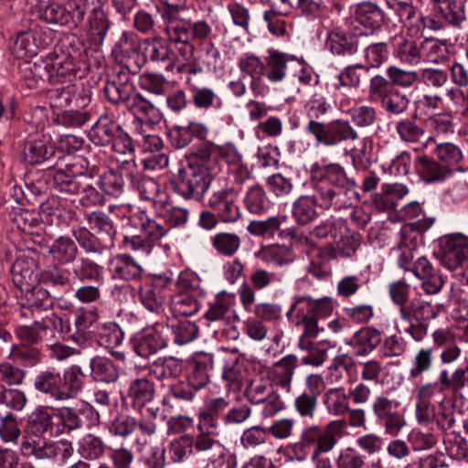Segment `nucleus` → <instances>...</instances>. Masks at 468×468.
<instances>
[{
  "instance_id": "a18cd8bd",
  "label": "nucleus",
  "mask_w": 468,
  "mask_h": 468,
  "mask_svg": "<svg viewBox=\"0 0 468 468\" xmlns=\"http://www.w3.org/2000/svg\"><path fill=\"white\" fill-rule=\"evenodd\" d=\"M186 82L191 93V101L197 109L208 110L221 107L222 101L212 89L196 85L191 77H187Z\"/></svg>"
},
{
  "instance_id": "0eeeda50",
  "label": "nucleus",
  "mask_w": 468,
  "mask_h": 468,
  "mask_svg": "<svg viewBox=\"0 0 468 468\" xmlns=\"http://www.w3.org/2000/svg\"><path fill=\"white\" fill-rule=\"evenodd\" d=\"M87 11L85 0H48L38 7V17L50 25L77 27Z\"/></svg>"
},
{
  "instance_id": "603ef678",
  "label": "nucleus",
  "mask_w": 468,
  "mask_h": 468,
  "mask_svg": "<svg viewBox=\"0 0 468 468\" xmlns=\"http://www.w3.org/2000/svg\"><path fill=\"white\" fill-rule=\"evenodd\" d=\"M51 72L53 74L54 83L60 82L63 79L74 77L76 75L75 58L68 53L50 54L48 56Z\"/></svg>"
},
{
  "instance_id": "bb28decb",
  "label": "nucleus",
  "mask_w": 468,
  "mask_h": 468,
  "mask_svg": "<svg viewBox=\"0 0 468 468\" xmlns=\"http://www.w3.org/2000/svg\"><path fill=\"white\" fill-rule=\"evenodd\" d=\"M44 45L40 31L37 28H30L17 33L12 47V52L18 58L32 57L37 55V50Z\"/></svg>"
},
{
  "instance_id": "2eb2a0df",
  "label": "nucleus",
  "mask_w": 468,
  "mask_h": 468,
  "mask_svg": "<svg viewBox=\"0 0 468 468\" xmlns=\"http://www.w3.org/2000/svg\"><path fill=\"white\" fill-rule=\"evenodd\" d=\"M238 191L227 184L214 186V191L207 198V205L223 222H236L239 217V207L236 204Z\"/></svg>"
},
{
  "instance_id": "473e14b6",
  "label": "nucleus",
  "mask_w": 468,
  "mask_h": 468,
  "mask_svg": "<svg viewBox=\"0 0 468 468\" xmlns=\"http://www.w3.org/2000/svg\"><path fill=\"white\" fill-rule=\"evenodd\" d=\"M297 365V357L294 355H287L276 362L271 373L272 385L290 392Z\"/></svg>"
},
{
  "instance_id": "f704fd0d",
  "label": "nucleus",
  "mask_w": 468,
  "mask_h": 468,
  "mask_svg": "<svg viewBox=\"0 0 468 468\" xmlns=\"http://www.w3.org/2000/svg\"><path fill=\"white\" fill-rule=\"evenodd\" d=\"M213 366L214 359L211 354L203 353L195 358L193 367L187 378L189 385L195 388V391L202 389L209 383V372Z\"/></svg>"
},
{
  "instance_id": "de8ad7c7",
  "label": "nucleus",
  "mask_w": 468,
  "mask_h": 468,
  "mask_svg": "<svg viewBox=\"0 0 468 468\" xmlns=\"http://www.w3.org/2000/svg\"><path fill=\"white\" fill-rule=\"evenodd\" d=\"M60 373L54 369L40 371L34 378L33 387L41 394L60 401L59 393Z\"/></svg>"
},
{
  "instance_id": "393cba45",
  "label": "nucleus",
  "mask_w": 468,
  "mask_h": 468,
  "mask_svg": "<svg viewBox=\"0 0 468 468\" xmlns=\"http://www.w3.org/2000/svg\"><path fill=\"white\" fill-rule=\"evenodd\" d=\"M353 18L357 24L369 29L373 34L384 24L385 14L377 4L365 1L354 7Z\"/></svg>"
},
{
  "instance_id": "79ce46f5",
  "label": "nucleus",
  "mask_w": 468,
  "mask_h": 468,
  "mask_svg": "<svg viewBox=\"0 0 468 468\" xmlns=\"http://www.w3.org/2000/svg\"><path fill=\"white\" fill-rule=\"evenodd\" d=\"M86 219L90 229L95 231L94 234L99 236L102 241H107V245L112 248L116 229L110 218L103 212L93 211L86 215Z\"/></svg>"
},
{
  "instance_id": "f03ea898",
  "label": "nucleus",
  "mask_w": 468,
  "mask_h": 468,
  "mask_svg": "<svg viewBox=\"0 0 468 468\" xmlns=\"http://www.w3.org/2000/svg\"><path fill=\"white\" fill-rule=\"evenodd\" d=\"M218 164V153L213 144H206L179 169L169 181L173 192L185 199L200 200L220 180L215 178L213 171Z\"/></svg>"
},
{
  "instance_id": "6ab92c4d",
  "label": "nucleus",
  "mask_w": 468,
  "mask_h": 468,
  "mask_svg": "<svg viewBox=\"0 0 468 468\" xmlns=\"http://www.w3.org/2000/svg\"><path fill=\"white\" fill-rule=\"evenodd\" d=\"M229 406V400L223 397L213 398L206 401L197 414V428H205L219 431L224 426L226 410Z\"/></svg>"
},
{
  "instance_id": "69168bd1",
  "label": "nucleus",
  "mask_w": 468,
  "mask_h": 468,
  "mask_svg": "<svg viewBox=\"0 0 468 468\" xmlns=\"http://www.w3.org/2000/svg\"><path fill=\"white\" fill-rule=\"evenodd\" d=\"M434 355L432 347H422L419 349L412 359V365L410 369V378H419L423 374L429 372L433 366Z\"/></svg>"
},
{
  "instance_id": "49530a36",
  "label": "nucleus",
  "mask_w": 468,
  "mask_h": 468,
  "mask_svg": "<svg viewBox=\"0 0 468 468\" xmlns=\"http://www.w3.org/2000/svg\"><path fill=\"white\" fill-rule=\"evenodd\" d=\"M71 276L69 269L53 263L39 272V283L62 290L70 287Z\"/></svg>"
},
{
  "instance_id": "c85d7f7f",
  "label": "nucleus",
  "mask_w": 468,
  "mask_h": 468,
  "mask_svg": "<svg viewBox=\"0 0 468 468\" xmlns=\"http://www.w3.org/2000/svg\"><path fill=\"white\" fill-rule=\"evenodd\" d=\"M420 177L427 183L441 182L448 178L452 170L428 156H418L414 162Z\"/></svg>"
},
{
  "instance_id": "b1692460",
  "label": "nucleus",
  "mask_w": 468,
  "mask_h": 468,
  "mask_svg": "<svg viewBox=\"0 0 468 468\" xmlns=\"http://www.w3.org/2000/svg\"><path fill=\"white\" fill-rule=\"evenodd\" d=\"M140 49L145 61L153 63H167L166 69H171L174 66L172 52L168 42L160 37H154L144 39L140 44Z\"/></svg>"
},
{
  "instance_id": "aec40b11",
  "label": "nucleus",
  "mask_w": 468,
  "mask_h": 468,
  "mask_svg": "<svg viewBox=\"0 0 468 468\" xmlns=\"http://www.w3.org/2000/svg\"><path fill=\"white\" fill-rule=\"evenodd\" d=\"M135 168L133 159L122 161V172L126 170V176L138 191L141 199L155 203L160 192L159 184L153 177L141 174Z\"/></svg>"
},
{
  "instance_id": "f257e3e1",
  "label": "nucleus",
  "mask_w": 468,
  "mask_h": 468,
  "mask_svg": "<svg viewBox=\"0 0 468 468\" xmlns=\"http://www.w3.org/2000/svg\"><path fill=\"white\" fill-rule=\"evenodd\" d=\"M55 414L46 406H38L31 411L26 422V434L22 437L20 452L27 459L48 462L60 459L67 461L74 452L72 442L68 440L53 441L46 434H55Z\"/></svg>"
},
{
  "instance_id": "c9c22d12",
  "label": "nucleus",
  "mask_w": 468,
  "mask_h": 468,
  "mask_svg": "<svg viewBox=\"0 0 468 468\" xmlns=\"http://www.w3.org/2000/svg\"><path fill=\"white\" fill-rule=\"evenodd\" d=\"M48 252L55 263L69 264L77 260L79 248L71 238L60 236L48 247Z\"/></svg>"
},
{
  "instance_id": "a878e982",
  "label": "nucleus",
  "mask_w": 468,
  "mask_h": 468,
  "mask_svg": "<svg viewBox=\"0 0 468 468\" xmlns=\"http://www.w3.org/2000/svg\"><path fill=\"white\" fill-rule=\"evenodd\" d=\"M361 242L362 236L360 233L348 231L335 241V246H324L319 249V251L321 255H325L328 259L351 258L356 254Z\"/></svg>"
},
{
  "instance_id": "f3484780",
  "label": "nucleus",
  "mask_w": 468,
  "mask_h": 468,
  "mask_svg": "<svg viewBox=\"0 0 468 468\" xmlns=\"http://www.w3.org/2000/svg\"><path fill=\"white\" fill-rule=\"evenodd\" d=\"M56 423L55 435L69 434L72 431L80 430L84 426L83 417H95L99 419V414L92 407L86 405L82 408L60 407L54 410Z\"/></svg>"
},
{
  "instance_id": "72a5a7b5",
  "label": "nucleus",
  "mask_w": 468,
  "mask_h": 468,
  "mask_svg": "<svg viewBox=\"0 0 468 468\" xmlns=\"http://www.w3.org/2000/svg\"><path fill=\"white\" fill-rule=\"evenodd\" d=\"M421 41L400 36L394 45L393 56L403 65L414 66L421 62Z\"/></svg>"
},
{
  "instance_id": "c756f323",
  "label": "nucleus",
  "mask_w": 468,
  "mask_h": 468,
  "mask_svg": "<svg viewBox=\"0 0 468 468\" xmlns=\"http://www.w3.org/2000/svg\"><path fill=\"white\" fill-rule=\"evenodd\" d=\"M435 346L441 349L440 359L441 364L448 365L456 361L462 355L455 335L446 329H438L432 333Z\"/></svg>"
},
{
  "instance_id": "ea45409f",
  "label": "nucleus",
  "mask_w": 468,
  "mask_h": 468,
  "mask_svg": "<svg viewBox=\"0 0 468 468\" xmlns=\"http://www.w3.org/2000/svg\"><path fill=\"white\" fill-rule=\"evenodd\" d=\"M125 108L141 122L156 123L161 119L159 110L137 91L126 103Z\"/></svg>"
},
{
  "instance_id": "cd10ccee",
  "label": "nucleus",
  "mask_w": 468,
  "mask_h": 468,
  "mask_svg": "<svg viewBox=\"0 0 468 468\" xmlns=\"http://www.w3.org/2000/svg\"><path fill=\"white\" fill-rule=\"evenodd\" d=\"M84 374L78 365H73L60 375L59 397L60 401L73 399L81 392L84 386Z\"/></svg>"
},
{
  "instance_id": "423d86ee",
  "label": "nucleus",
  "mask_w": 468,
  "mask_h": 468,
  "mask_svg": "<svg viewBox=\"0 0 468 468\" xmlns=\"http://www.w3.org/2000/svg\"><path fill=\"white\" fill-rule=\"evenodd\" d=\"M132 224L139 229L138 233H127L123 236L122 246L125 250L149 254L154 245L168 231L161 223L150 218L142 211L131 218Z\"/></svg>"
},
{
  "instance_id": "338daca9",
  "label": "nucleus",
  "mask_w": 468,
  "mask_h": 468,
  "mask_svg": "<svg viewBox=\"0 0 468 468\" xmlns=\"http://www.w3.org/2000/svg\"><path fill=\"white\" fill-rule=\"evenodd\" d=\"M106 445L98 436L86 434L79 447V452L82 458L89 461H95L104 455Z\"/></svg>"
},
{
  "instance_id": "58836bf2",
  "label": "nucleus",
  "mask_w": 468,
  "mask_h": 468,
  "mask_svg": "<svg viewBox=\"0 0 468 468\" xmlns=\"http://www.w3.org/2000/svg\"><path fill=\"white\" fill-rule=\"evenodd\" d=\"M197 289H190L174 294L171 298L170 309L177 316H190L195 314L200 307L197 298Z\"/></svg>"
},
{
  "instance_id": "7ed1b4c3",
  "label": "nucleus",
  "mask_w": 468,
  "mask_h": 468,
  "mask_svg": "<svg viewBox=\"0 0 468 468\" xmlns=\"http://www.w3.org/2000/svg\"><path fill=\"white\" fill-rule=\"evenodd\" d=\"M314 190L318 193L321 208L339 211L358 201L357 184L349 178L342 165L336 163H314L310 168Z\"/></svg>"
},
{
  "instance_id": "9d476101",
  "label": "nucleus",
  "mask_w": 468,
  "mask_h": 468,
  "mask_svg": "<svg viewBox=\"0 0 468 468\" xmlns=\"http://www.w3.org/2000/svg\"><path fill=\"white\" fill-rule=\"evenodd\" d=\"M197 429V434L195 437L191 436L194 452L207 457L211 468H235V459L226 456L225 449L215 438L218 431L206 430L203 427Z\"/></svg>"
},
{
  "instance_id": "774afa93",
  "label": "nucleus",
  "mask_w": 468,
  "mask_h": 468,
  "mask_svg": "<svg viewBox=\"0 0 468 468\" xmlns=\"http://www.w3.org/2000/svg\"><path fill=\"white\" fill-rule=\"evenodd\" d=\"M89 24L94 41L102 43L111 27L107 14L101 8H94L89 16Z\"/></svg>"
},
{
  "instance_id": "bf43d9fd",
  "label": "nucleus",
  "mask_w": 468,
  "mask_h": 468,
  "mask_svg": "<svg viewBox=\"0 0 468 468\" xmlns=\"http://www.w3.org/2000/svg\"><path fill=\"white\" fill-rule=\"evenodd\" d=\"M323 402L328 413L333 416H341L349 410V398L343 388L328 389Z\"/></svg>"
},
{
  "instance_id": "c03bdc74",
  "label": "nucleus",
  "mask_w": 468,
  "mask_h": 468,
  "mask_svg": "<svg viewBox=\"0 0 468 468\" xmlns=\"http://www.w3.org/2000/svg\"><path fill=\"white\" fill-rule=\"evenodd\" d=\"M110 271L113 278L136 280L141 277L143 269L130 255L121 254L111 261Z\"/></svg>"
},
{
  "instance_id": "dca6fc26",
  "label": "nucleus",
  "mask_w": 468,
  "mask_h": 468,
  "mask_svg": "<svg viewBox=\"0 0 468 468\" xmlns=\"http://www.w3.org/2000/svg\"><path fill=\"white\" fill-rule=\"evenodd\" d=\"M420 223L404 225L399 232V241L391 250L396 258L398 266L404 271H410L415 251L420 238Z\"/></svg>"
},
{
  "instance_id": "20e7f679",
  "label": "nucleus",
  "mask_w": 468,
  "mask_h": 468,
  "mask_svg": "<svg viewBox=\"0 0 468 468\" xmlns=\"http://www.w3.org/2000/svg\"><path fill=\"white\" fill-rule=\"evenodd\" d=\"M333 309L334 305L329 297L313 299L310 296H295L286 317L292 324L303 326L302 334L307 336L314 332L324 331L319 326L318 320L329 316Z\"/></svg>"
},
{
  "instance_id": "7c9ffc66",
  "label": "nucleus",
  "mask_w": 468,
  "mask_h": 468,
  "mask_svg": "<svg viewBox=\"0 0 468 468\" xmlns=\"http://www.w3.org/2000/svg\"><path fill=\"white\" fill-rule=\"evenodd\" d=\"M42 283L37 282L21 292L19 305L31 310H48L52 307L54 299Z\"/></svg>"
},
{
  "instance_id": "39448f33",
  "label": "nucleus",
  "mask_w": 468,
  "mask_h": 468,
  "mask_svg": "<svg viewBox=\"0 0 468 468\" xmlns=\"http://www.w3.org/2000/svg\"><path fill=\"white\" fill-rule=\"evenodd\" d=\"M89 139L99 146H111L116 154L133 155L134 145L131 136L109 114L101 115L89 133Z\"/></svg>"
},
{
  "instance_id": "680f3d73",
  "label": "nucleus",
  "mask_w": 468,
  "mask_h": 468,
  "mask_svg": "<svg viewBox=\"0 0 468 468\" xmlns=\"http://www.w3.org/2000/svg\"><path fill=\"white\" fill-rule=\"evenodd\" d=\"M319 399L306 392L298 393L292 402L295 413L304 420H313L317 416Z\"/></svg>"
},
{
  "instance_id": "5fc2aeb1",
  "label": "nucleus",
  "mask_w": 468,
  "mask_h": 468,
  "mask_svg": "<svg viewBox=\"0 0 468 468\" xmlns=\"http://www.w3.org/2000/svg\"><path fill=\"white\" fill-rule=\"evenodd\" d=\"M419 74L421 83L432 92H443L451 84L448 70L441 68L425 67Z\"/></svg>"
},
{
  "instance_id": "e433bc0d",
  "label": "nucleus",
  "mask_w": 468,
  "mask_h": 468,
  "mask_svg": "<svg viewBox=\"0 0 468 468\" xmlns=\"http://www.w3.org/2000/svg\"><path fill=\"white\" fill-rule=\"evenodd\" d=\"M12 281L20 292L39 282V274L35 271L31 260L17 259L11 267Z\"/></svg>"
},
{
  "instance_id": "f8f14e48",
  "label": "nucleus",
  "mask_w": 468,
  "mask_h": 468,
  "mask_svg": "<svg viewBox=\"0 0 468 468\" xmlns=\"http://www.w3.org/2000/svg\"><path fill=\"white\" fill-rule=\"evenodd\" d=\"M87 162L80 158L73 163H69L66 167L57 168L50 172L54 188L66 195H74L80 193L84 180L90 179L86 173Z\"/></svg>"
},
{
  "instance_id": "4c0bfd02",
  "label": "nucleus",
  "mask_w": 468,
  "mask_h": 468,
  "mask_svg": "<svg viewBox=\"0 0 468 468\" xmlns=\"http://www.w3.org/2000/svg\"><path fill=\"white\" fill-rule=\"evenodd\" d=\"M290 64H298V61L287 54L278 51H270L265 58L264 70L266 77L272 82L282 81Z\"/></svg>"
},
{
  "instance_id": "4468645a",
  "label": "nucleus",
  "mask_w": 468,
  "mask_h": 468,
  "mask_svg": "<svg viewBox=\"0 0 468 468\" xmlns=\"http://www.w3.org/2000/svg\"><path fill=\"white\" fill-rule=\"evenodd\" d=\"M245 396L250 403L261 407L263 418H271L285 408L273 385L263 381L251 382L245 389Z\"/></svg>"
},
{
  "instance_id": "2f4dec72",
  "label": "nucleus",
  "mask_w": 468,
  "mask_h": 468,
  "mask_svg": "<svg viewBox=\"0 0 468 468\" xmlns=\"http://www.w3.org/2000/svg\"><path fill=\"white\" fill-rule=\"evenodd\" d=\"M320 332H314L312 335L305 336L301 334L297 346L300 350L307 352L301 359L303 365L320 367L327 357V348L324 347L320 343H315V339Z\"/></svg>"
},
{
  "instance_id": "5701e85b",
  "label": "nucleus",
  "mask_w": 468,
  "mask_h": 468,
  "mask_svg": "<svg viewBox=\"0 0 468 468\" xmlns=\"http://www.w3.org/2000/svg\"><path fill=\"white\" fill-rule=\"evenodd\" d=\"M325 48L334 56L349 58L359 49V37L334 29L327 34Z\"/></svg>"
},
{
  "instance_id": "8fccbe9b",
  "label": "nucleus",
  "mask_w": 468,
  "mask_h": 468,
  "mask_svg": "<svg viewBox=\"0 0 468 468\" xmlns=\"http://www.w3.org/2000/svg\"><path fill=\"white\" fill-rule=\"evenodd\" d=\"M90 376L95 381L114 383L119 378V370L114 362L105 356H95L90 362Z\"/></svg>"
},
{
  "instance_id": "6e6552de",
  "label": "nucleus",
  "mask_w": 468,
  "mask_h": 468,
  "mask_svg": "<svg viewBox=\"0 0 468 468\" xmlns=\"http://www.w3.org/2000/svg\"><path fill=\"white\" fill-rule=\"evenodd\" d=\"M345 428L346 421L343 420H331L325 425L305 426L301 432L311 448V460L333 451Z\"/></svg>"
},
{
  "instance_id": "4d7b16f0",
  "label": "nucleus",
  "mask_w": 468,
  "mask_h": 468,
  "mask_svg": "<svg viewBox=\"0 0 468 468\" xmlns=\"http://www.w3.org/2000/svg\"><path fill=\"white\" fill-rule=\"evenodd\" d=\"M72 235L80 249L87 254H100L103 250L111 249L107 245V241H102L99 236H96L86 228L80 227L73 229Z\"/></svg>"
},
{
  "instance_id": "412c9836",
  "label": "nucleus",
  "mask_w": 468,
  "mask_h": 468,
  "mask_svg": "<svg viewBox=\"0 0 468 468\" xmlns=\"http://www.w3.org/2000/svg\"><path fill=\"white\" fill-rule=\"evenodd\" d=\"M177 32V42L185 43V51L186 54L194 52L193 41L205 40L212 34L211 26L205 20L191 22L186 19L185 22H179V26H176Z\"/></svg>"
},
{
  "instance_id": "37998d69",
  "label": "nucleus",
  "mask_w": 468,
  "mask_h": 468,
  "mask_svg": "<svg viewBox=\"0 0 468 468\" xmlns=\"http://www.w3.org/2000/svg\"><path fill=\"white\" fill-rule=\"evenodd\" d=\"M127 397L133 406L143 408L154 397V384L147 377L138 378L130 382Z\"/></svg>"
},
{
  "instance_id": "a211bd4d",
  "label": "nucleus",
  "mask_w": 468,
  "mask_h": 468,
  "mask_svg": "<svg viewBox=\"0 0 468 468\" xmlns=\"http://www.w3.org/2000/svg\"><path fill=\"white\" fill-rule=\"evenodd\" d=\"M56 150L49 136L36 133L28 137L22 145V158L29 165L50 162Z\"/></svg>"
},
{
  "instance_id": "4be33fe9",
  "label": "nucleus",
  "mask_w": 468,
  "mask_h": 468,
  "mask_svg": "<svg viewBox=\"0 0 468 468\" xmlns=\"http://www.w3.org/2000/svg\"><path fill=\"white\" fill-rule=\"evenodd\" d=\"M382 343V332L374 326H365L357 330L346 342L356 356L371 354Z\"/></svg>"
},
{
  "instance_id": "1a4fd4ad",
  "label": "nucleus",
  "mask_w": 468,
  "mask_h": 468,
  "mask_svg": "<svg viewBox=\"0 0 468 468\" xmlns=\"http://www.w3.org/2000/svg\"><path fill=\"white\" fill-rule=\"evenodd\" d=\"M438 306H433L425 301L415 300L407 307L400 309V318L409 323L405 333L409 334L415 341L421 342L428 335L429 324L438 315Z\"/></svg>"
},
{
  "instance_id": "9b49d317",
  "label": "nucleus",
  "mask_w": 468,
  "mask_h": 468,
  "mask_svg": "<svg viewBox=\"0 0 468 468\" xmlns=\"http://www.w3.org/2000/svg\"><path fill=\"white\" fill-rule=\"evenodd\" d=\"M435 252L441 264L449 271L468 267V239L462 233L442 236Z\"/></svg>"
},
{
  "instance_id": "864d4df0",
  "label": "nucleus",
  "mask_w": 468,
  "mask_h": 468,
  "mask_svg": "<svg viewBox=\"0 0 468 468\" xmlns=\"http://www.w3.org/2000/svg\"><path fill=\"white\" fill-rule=\"evenodd\" d=\"M140 299L142 304L151 313L160 314L164 311L165 300V289L159 284L145 283L141 287Z\"/></svg>"
},
{
  "instance_id": "a19ab883",
  "label": "nucleus",
  "mask_w": 468,
  "mask_h": 468,
  "mask_svg": "<svg viewBox=\"0 0 468 468\" xmlns=\"http://www.w3.org/2000/svg\"><path fill=\"white\" fill-rule=\"evenodd\" d=\"M321 207L318 193L313 196H301L292 204V217L299 225H307L314 221L318 213L315 207Z\"/></svg>"
},
{
  "instance_id": "13d9d810",
  "label": "nucleus",
  "mask_w": 468,
  "mask_h": 468,
  "mask_svg": "<svg viewBox=\"0 0 468 468\" xmlns=\"http://www.w3.org/2000/svg\"><path fill=\"white\" fill-rule=\"evenodd\" d=\"M330 146L341 142L356 141L359 134L349 121L344 119L333 120L329 122Z\"/></svg>"
},
{
  "instance_id": "3c124183",
  "label": "nucleus",
  "mask_w": 468,
  "mask_h": 468,
  "mask_svg": "<svg viewBox=\"0 0 468 468\" xmlns=\"http://www.w3.org/2000/svg\"><path fill=\"white\" fill-rule=\"evenodd\" d=\"M72 276L82 283L103 279V267L88 257H80L73 267Z\"/></svg>"
},
{
  "instance_id": "09e8293b",
  "label": "nucleus",
  "mask_w": 468,
  "mask_h": 468,
  "mask_svg": "<svg viewBox=\"0 0 468 468\" xmlns=\"http://www.w3.org/2000/svg\"><path fill=\"white\" fill-rule=\"evenodd\" d=\"M432 9L453 27H460L465 20L464 6L455 0H431Z\"/></svg>"
},
{
  "instance_id": "0e129e2a",
  "label": "nucleus",
  "mask_w": 468,
  "mask_h": 468,
  "mask_svg": "<svg viewBox=\"0 0 468 468\" xmlns=\"http://www.w3.org/2000/svg\"><path fill=\"white\" fill-rule=\"evenodd\" d=\"M240 238L236 233L219 232L211 239L212 247L222 256H233L240 247Z\"/></svg>"
},
{
  "instance_id": "ddd939ff",
  "label": "nucleus",
  "mask_w": 468,
  "mask_h": 468,
  "mask_svg": "<svg viewBox=\"0 0 468 468\" xmlns=\"http://www.w3.org/2000/svg\"><path fill=\"white\" fill-rule=\"evenodd\" d=\"M168 332L169 327L164 323H156L152 327L144 329L132 338L133 350L137 356L149 358L167 346Z\"/></svg>"
},
{
  "instance_id": "6e6d98bb",
  "label": "nucleus",
  "mask_w": 468,
  "mask_h": 468,
  "mask_svg": "<svg viewBox=\"0 0 468 468\" xmlns=\"http://www.w3.org/2000/svg\"><path fill=\"white\" fill-rule=\"evenodd\" d=\"M421 61L439 64L444 62L449 55L446 41L433 37L421 40Z\"/></svg>"
},
{
  "instance_id": "052dcab7",
  "label": "nucleus",
  "mask_w": 468,
  "mask_h": 468,
  "mask_svg": "<svg viewBox=\"0 0 468 468\" xmlns=\"http://www.w3.org/2000/svg\"><path fill=\"white\" fill-rule=\"evenodd\" d=\"M259 255L263 261L279 267L290 265L294 261L292 251L286 246L264 247Z\"/></svg>"
},
{
  "instance_id": "e2e57ef3",
  "label": "nucleus",
  "mask_w": 468,
  "mask_h": 468,
  "mask_svg": "<svg viewBox=\"0 0 468 468\" xmlns=\"http://www.w3.org/2000/svg\"><path fill=\"white\" fill-rule=\"evenodd\" d=\"M244 205L250 213L261 215L269 209L270 201L264 189L260 185H254L248 189Z\"/></svg>"
}]
</instances>
